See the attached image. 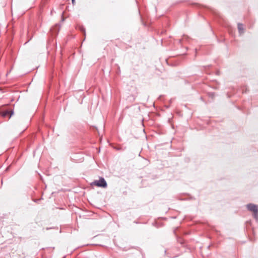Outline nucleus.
Returning a JSON list of instances; mask_svg holds the SVG:
<instances>
[{
  "instance_id": "nucleus-1",
  "label": "nucleus",
  "mask_w": 258,
  "mask_h": 258,
  "mask_svg": "<svg viewBox=\"0 0 258 258\" xmlns=\"http://www.w3.org/2000/svg\"><path fill=\"white\" fill-rule=\"evenodd\" d=\"M91 184L102 187H106L107 185L105 180L103 177L100 178L99 180H95L93 181Z\"/></svg>"
},
{
  "instance_id": "nucleus-2",
  "label": "nucleus",
  "mask_w": 258,
  "mask_h": 258,
  "mask_svg": "<svg viewBox=\"0 0 258 258\" xmlns=\"http://www.w3.org/2000/svg\"><path fill=\"white\" fill-rule=\"evenodd\" d=\"M13 110H9L8 109H4L3 108H0V114L4 117H6L9 116V118H10L11 116L13 114Z\"/></svg>"
},
{
  "instance_id": "nucleus-3",
  "label": "nucleus",
  "mask_w": 258,
  "mask_h": 258,
  "mask_svg": "<svg viewBox=\"0 0 258 258\" xmlns=\"http://www.w3.org/2000/svg\"><path fill=\"white\" fill-rule=\"evenodd\" d=\"M247 209L253 213L258 212L257 206L253 204H248L246 205Z\"/></svg>"
},
{
  "instance_id": "nucleus-4",
  "label": "nucleus",
  "mask_w": 258,
  "mask_h": 258,
  "mask_svg": "<svg viewBox=\"0 0 258 258\" xmlns=\"http://www.w3.org/2000/svg\"><path fill=\"white\" fill-rule=\"evenodd\" d=\"M238 30L239 32L241 34L243 33L244 29L242 24L238 23L237 26Z\"/></svg>"
},
{
  "instance_id": "nucleus-5",
  "label": "nucleus",
  "mask_w": 258,
  "mask_h": 258,
  "mask_svg": "<svg viewBox=\"0 0 258 258\" xmlns=\"http://www.w3.org/2000/svg\"><path fill=\"white\" fill-rule=\"evenodd\" d=\"M253 217L256 219H258V212L253 213Z\"/></svg>"
},
{
  "instance_id": "nucleus-6",
  "label": "nucleus",
  "mask_w": 258,
  "mask_h": 258,
  "mask_svg": "<svg viewBox=\"0 0 258 258\" xmlns=\"http://www.w3.org/2000/svg\"><path fill=\"white\" fill-rule=\"evenodd\" d=\"M72 3L73 5L75 3V0H72Z\"/></svg>"
}]
</instances>
